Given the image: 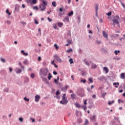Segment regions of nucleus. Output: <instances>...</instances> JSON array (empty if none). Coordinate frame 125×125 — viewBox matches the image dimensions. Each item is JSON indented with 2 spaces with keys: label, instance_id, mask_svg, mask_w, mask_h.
Instances as JSON below:
<instances>
[{
  "label": "nucleus",
  "instance_id": "1",
  "mask_svg": "<svg viewBox=\"0 0 125 125\" xmlns=\"http://www.w3.org/2000/svg\"><path fill=\"white\" fill-rule=\"evenodd\" d=\"M49 72V71H48V69L47 68H44L43 69L42 68L40 69L39 75L42 81H46V80H47L46 78H44L43 77H46Z\"/></svg>",
  "mask_w": 125,
  "mask_h": 125
},
{
  "label": "nucleus",
  "instance_id": "2",
  "mask_svg": "<svg viewBox=\"0 0 125 125\" xmlns=\"http://www.w3.org/2000/svg\"><path fill=\"white\" fill-rule=\"evenodd\" d=\"M42 1L43 3L39 5V7L41 9V11H44L46 8V5H47V1L44 0H42Z\"/></svg>",
  "mask_w": 125,
  "mask_h": 125
},
{
  "label": "nucleus",
  "instance_id": "3",
  "mask_svg": "<svg viewBox=\"0 0 125 125\" xmlns=\"http://www.w3.org/2000/svg\"><path fill=\"white\" fill-rule=\"evenodd\" d=\"M68 100H67V98L65 96H62V100L60 101L61 104L62 105H66L68 104Z\"/></svg>",
  "mask_w": 125,
  "mask_h": 125
},
{
  "label": "nucleus",
  "instance_id": "4",
  "mask_svg": "<svg viewBox=\"0 0 125 125\" xmlns=\"http://www.w3.org/2000/svg\"><path fill=\"white\" fill-rule=\"evenodd\" d=\"M27 3H32V4H36L38 1L37 0H26Z\"/></svg>",
  "mask_w": 125,
  "mask_h": 125
},
{
  "label": "nucleus",
  "instance_id": "5",
  "mask_svg": "<svg viewBox=\"0 0 125 125\" xmlns=\"http://www.w3.org/2000/svg\"><path fill=\"white\" fill-rule=\"evenodd\" d=\"M54 58L57 60V61L59 63H61L62 62V60H61V58H60V57L57 56V55H55L54 56Z\"/></svg>",
  "mask_w": 125,
  "mask_h": 125
},
{
  "label": "nucleus",
  "instance_id": "6",
  "mask_svg": "<svg viewBox=\"0 0 125 125\" xmlns=\"http://www.w3.org/2000/svg\"><path fill=\"white\" fill-rule=\"evenodd\" d=\"M99 5L98 4H95V12H96V16L98 17V7Z\"/></svg>",
  "mask_w": 125,
  "mask_h": 125
},
{
  "label": "nucleus",
  "instance_id": "7",
  "mask_svg": "<svg viewBox=\"0 0 125 125\" xmlns=\"http://www.w3.org/2000/svg\"><path fill=\"white\" fill-rule=\"evenodd\" d=\"M98 80L100 82H103V81H106V77L104 76H102L98 78Z\"/></svg>",
  "mask_w": 125,
  "mask_h": 125
},
{
  "label": "nucleus",
  "instance_id": "8",
  "mask_svg": "<svg viewBox=\"0 0 125 125\" xmlns=\"http://www.w3.org/2000/svg\"><path fill=\"white\" fill-rule=\"evenodd\" d=\"M59 11H60V12L59 13V16L61 17L62 16V15H64V12L62 13L63 12V8H60L59 9Z\"/></svg>",
  "mask_w": 125,
  "mask_h": 125
},
{
  "label": "nucleus",
  "instance_id": "9",
  "mask_svg": "<svg viewBox=\"0 0 125 125\" xmlns=\"http://www.w3.org/2000/svg\"><path fill=\"white\" fill-rule=\"evenodd\" d=\"M40 98H41V96L39 95H37L35 97V102H39V101H40Z\"/></svg>",
  "mask_w": 125,
  "mask_h": 125
},
{
  "label": "nucleus",
  "instance_id": "10",
  "mask_svg": "<svg viewBox=\"0 0 125 125\" xmlns=\"http://www.w3.org/2000/svg\"><path fill=\"white\" fill-rule=\"evenodd\" d=\"M16 74H21L22 73V69L18 68H16L15 69Z\"/></svg>",
  "mask_w": 125,
  "mask_h": 125
},
{
  "label": "nucleus",
  "instance_id": "11",
  "mask_svg": "<svg viewBox=\"0 0 125 125\" xmlns=\"http://www.w3.org/2000/svg\"><path fill=\"white\" fill-rule=\"evenodd\" d=\"M63 22H69V18L68 16H66L62 20Z\"/></svg>",
  "mask_w": 125,
  "mask_h": 125
},
{
  "label": "nucleus",
  "instance_id": "12",
  "mask_svg": "<svg viewBox=\"0 0 125 125\" xmlns=\"http://www.w3.org/2000/svg\"><path fill=\"white\" fill-rule=\"evenodd\" d=\"M103 35L104 38H105L106 40H108V34H107V33H106V32L104 31H103Z\"/></svg>",
  "mask_w": 125,
  "mask_h": 125
},
{
  "label": "nucleus",
  "instance_id": "13",
  "mask_svg": "<svg viewBox=\"0 0 125 125\" xmlns=\"http://www.w3.org/2000/svg\"><path fill=\"white\" fill-rule=\"evenodd\" d=\"M112 21H113V24L116 23V24H117V25H120V22H119V21L116 19H113L112 20Z\"/></svg>",
  "mask_w": 125,
  "mask_h": 125
},
{
  "label": "nucleus",
  "instance_id": "14",
  "mask_svg": "<svg viewBox=\"0 0 125 125\" xmlns=\"http://www.w3.org/2000/svg\"><path fill=\"white\" fill-rule=\"evenodd\" d=\"M90 120L93 122H95L96 121V116L93 115L90 117Z\"/></svg>",
  "mask_w": 125,
  "mask_h": 125
},
{
  "label": "nucleus",
  "instance_id": "15",
  "mask_svg": "<svg viewBox=\"0 0 125 125\" xmlns=\"http://www.w3.org/2000/svg\"><path fill=\"white\" fill-rule=\"evenodd\" d=\"M91 68L92 69H96V68H97V65L96 64L92 63L91 65Z\"/></svg>",
  "mask_w": 125,
  "mask_h": 125
},
{
  "label": "nucleus",
  "instance_id": "16",
  "mask_svg": "<svg viewBox=\"0 0 125 125\" xmlns=\"http://www.w3.org/2000/svg\"><path fill=\"white\" fill-rule=\"evenodd\" d=\"M21 53H22L23 55H24V56H28V55H29L28 53L25 52V51L23 50H22L21 51Z\"/></svg>",
  "mask_w": 125,
  "mask_h": 125
},
{
  "label": "nucleus",
  "instance_id": "17",
  "mask_svg": "<svg viewBox=\"0 0 125 125\" xmlns=\"http://www.w3.org/2000/svg\"><path fill=\"white\" fill-rule=\"evenodd\" d=\"M113 85H115V87H116V88H118V85H120V83H119L118 82L113 83Z\"/></svg>",
  "mask_w": 125,
  "mask_h": 125
},
{
  "label": "nucleus",
  "instance_id": "18",
  "mask_svg": "<svg viewBox=\"0 0 125 125\" xmlns=\"http://www.w3.org/2000/svg\"><path fill=\"white\" fill-rule=\"evenodd\" d=\"M104 70L105 71L106 74H108L109 73V69L107 67H104Z\"/></svg>",
  "mask_w": 125,
  "mask_h": 125
},
{
  "label": "nucleus",
  "instance_id": "19",
  "mask_svg": "<svg viewBox=\"0 0 125 125\" xmlns=\"http://www.w3.org/2000/svg\"><path fill=\"white\" fill-rule=\"evenodd\" d=\"M71 99L75 100L76 99V94H71Z\"/></svg>",
  "mask_w": 125,
  "mask_h": 125
},
{
  "label": "nucleus",
  "instance_id": "20",
  "mask_svg": "<svg viewBox=\"0 0 125 125\" xmlns=\"http://www.w3.org/2000/svg\"><path fill=\"white\" fill-rule=\"evenodd\" d=\"M125 73H122L120 74V79H125Z\"/></svg>",
  "mask_w": 125,
  "mask_h": 125
},
{
  "label": "nucleus",
  "instance_id": "21",
  "mask_svg": "<svg viewBox=\"0 0 125 125\" xmlns=\"http://www.w3.org/2000/svg\"><path fill=\"white\" fill-rule=\"evenodd\" d=\"M80 108H82L83 109L85 112H86V106L82 105H81Z\"/></svg>",
  "mask_w": 125,
  "mask_h": 125
},
{
  "label": "nucleus",
  "instance_id": "22",
  "mask_svg": "<svg viewBox=\"0 0 125 125\" xmlns=\"http://www.w3.org/2000/svg\"><path fill=\"white\" fill-rule=\"evenodd\" d=\"M30 80L29 79V78L28 77H25L24 79V83H29V81Z\"/></svg>",
  "mask_w": 125,
  "mask_h": 125
},
{
  "label": "nucleus",
  "instance_id": "23",
  "mask_svg": "<svg viewBox=\"0 0 125 125\" xmlns=\"http://www.w3.org/2000/svg\"><path fill=\"white\" fill-rule=\"evenodd\" d=\"M77 95H78V96H80V97H83V96H84V94L82 93H78Z\"/></svg>",
  "mask_w": 125,
  "mask_h": 125
},
{
  "label": "nucleus",
  "instance_id": "24",
  "mask_svg": "<svg viewBox=\"0 0 125 125\" xmlns=\"http://www.w3.org/2000/svg\"><path fill=\"white\" fill-rule=\"evenodd\" d=\"M53 27L55 30H58V27H57V24L56 23H54L53 25Z\"/></svg>",
  "mask_w": 125,
  "mask_h": 125
},
{
  "label": "nucleus",
  "instance_id": "25",
  "mask_svg": "<svg viewBox=\"0 0 125 125\" xmlns=\"http://www.w3.org/2000/svg\"><path fill=\"white\" fill-rule=\"evenodd\" d=\"M73 15H74V12L73 11H71L68 14V16L69 17L73 16Z\"/></svg>",
  "mask_w": 125,
  "mask_h": 125
},
{
  "label": "nucleus",
  "instance_id": "26",
  "mask_svg": "<svg viewBox=\"0 0 125 125\" xmlns=\"http://www.w3.org/2000/svg\"><path fill=\"white\" fill-rule=\"evenodd\" d=\"M15 11H19V5H16V7L15 8Z\"/></svg>",
  "mask_w": 125,
  "mask_h": 125
},
{
  "label": "nucleus",
  "instance_id": "27",
  "mask_svg": "<svg viewBox=\"0 0 125 125\" xmlns=\"http://www.w3.org/2000/svg\"><path fill=\"white\" fill-rule=\"evenodd\" d=\"M58 26L60 28L62 27V26H63V23L62 22H58Z\"/></svg>",
  "mask_w": 125,
  "mask_h": 125
},
{
  "label": "nucleus",
  "instance_id": "28",
  "mask_svg": "<svg viewBox=\"0 0 125 125\" xmlns=\"http://www.w3.org/2000/svg\"><path fill=\"white\" fill-rule=\"evenodd\" d=\"M23 64H25L26 65H28V64H29V62L27 59L24 60L23 61Z\"/></svg>",
  "mask_w": 125,
  "mask_h": 125
},
{
  "label": "nucleus",
  "instance_id": "29",
  "mask_svg": "<svg viewBox=\"0 0 125 125\" xmlns=\"http://www.w3.org/2000/svg\"><path fill=\"white\" fill-rule=\"evenodd\" d=\"M52 5L54 6V7H56V2L55 1L52 2Z\"/></svg>",
  "mask_w": 125,
  "mask_h": 125
},
{
  "label": "nucleus",
  "instance_id": "30",
  "mask_svg": "<svg viewBox=\"0 0 125 125\" xmlns=\"http://www.w3.org/2000/svg\"><path fill=\"white\" fill-rule=\"evenodd\" d=\"M113 103H115V101L112 100L111 102L109 101L108 102V105H112V104H113Z\"/></svg>",
  "mask_w": 125,
  "mask_h": 125
},
{
  "label": "nucleus",
  "instance_id": "31",
  "mask_svg": "<svg viewBox=\"0 0 125 125\" xmlns=\"http://www.w3.org/2000/svg\"><path fill=\"white\" fill-rule=\"evenodd\" d=\"M3 91H4V92L7 93V92H8V91H9V88L7 87V88L4 89Z\"/></svg>",
  "mask_w": 125,
  "mask_h": 125
},
{
  "label": "nucleus",
  "instance_id": "32",
  "mask_svg": "<svg viewBox=\"0 0 125 125\" xmlns=\"http://www.w3.org/2000/svg\"><path fill=\"white\" fill-rule=\"evenodd\" d=\"M34 21L36 25H39V21H38V20L34 19Z\"/></svg>",
  "mask_w": 125,
  "mask_h": 125
},
{
  "label": "nucleus",
  "instance_id": "33",
  "mask_svg": "<svg viewBox=\"0 0 125 125\" xmlns=\"http://www.w3.org/2000/svg\"><path fill=\"white\" fill-rule=\"evenodd\" d=\"M120 52H121V51L120 50H115L114 51V53L116 55H118V54H119V53H120Z\"/></svg>",
  "mask_w": 125,
  "mask_h": 125
},
{
  "label": "nucleus",
  "instance_id": "34",
  "mask_svg": "<svg viewBox=\"0 0 125 125\" xmlns=\"http://www.w3.org/2000/svg\"><path fill=\"white\" fill-rule=\"evenodd\" d=\"M75 105L77 108H81V104H80L79 103H76L75 104Z\"/></svg>",
  "mask_w": 125,
  "mask_h": 125
},
{
  "label": "nucleus",
  "instance_id": "35",
  "mask_svg": "<svg viewBox=\"0 0 125 125\" xmlns=\"http://www.w3.org/2000/svg\"><path fill=\"white\" fill-rule=\"evenodd\" d=\"M48 76L47 77L48 80H50L51 78H52V76L51 75V74L50 73H48Z\"/></svg>",
  "mask_w": 125,
  "mask_h": 125
},
{
  "label": "nucleus",
  "instance_id": "36",
  "mask_svg": "<svg viewBox=\"0 0 125 125\" xmlns=\"http://www.w3.org/2000/svg\"><path fill=\"white\" fill-rule=\"evenodd\" d=\"M88 81L90 83H93V80H92V78L91 77H90L89 79H88Z\"/></svg>",
  "mask_w": 125,
  "mask_h": 125
},
{
  "label": "nucleus",
  "instance_id": "37",
  "mask_svg": "<svg viewBox=\"0 0 125 125\" xmlns=\"http://www.w3.org/2000/svg\"><path fill=\"white\" fill-rule=\"evenodd\" d=\"M88 120L87 119L85 120L84 124L83 125H88Z\"/></svg>",
  "mask_w": 125,
  "mask_h": 125
},
{
  "label": "nucleus",
  "instance_id": "38",
  "mask_svg": "<svg viewBox=\"0 0 125 125\" xmlns=\"http://www.w3.org/2000/svg\"><path fill=\"white\" fill-rule=\"evenodd\" d=\"M119 1H120V2L121 3V5H122V6L124 7V8L125 9V4H124V3H123V2H122V0H120Z\"/></svg>",
  "mask_w": 125,
  "mask_h": 125
},
{
  "label": "nucleus",
  "instance_id": "39",
  "mask_svg": "<svg viewBox=\"0 0 125 125\" xmlns=\"http://www.w3.org/2000/svg\"><path fill=\"white\" fill-rule=\"evenodd\" d=\"M66 52L68 53H70V52H73V49L72 48H70L68 50H67Z\"/></svg>",
  "mask_w": 125,
  "mask_h": 125
},
{
  "label": "nucleus",
  "instance_id": "40",
  "mask_svg": "<svg viewBox=\"0 0 125 125\" xmlns=\"http://www.w3.org/2000/svg\"><path fill=\"white\" fill-rule=\"evenodd\" d=\"M106 94H107V93L106 92L102 94V97L103 98H104V99H105V95H106Z\"/></svg>",
  "mask_w": 125,
  "mask_h": 125
},
{
  "label": "nucleus",
  "instance_id": "41",
  "mask_svg": "<svg viewBox=\"0 0 125 125\" xmlns=\"http://www.w3.org/2000/svg\"><path fill=\"white\" fill-rule=\"evenodd\" d=\"M6 13H7L8 14L9 16L11 15V13H10L9 12V10H8V9H7L6 10Z\"/></svg>",
  "mask_w": 125,
  "mask_h": 125
},
{
  "label": "nucleus",
  "instance_id": "42",
  "mask_svg": "<svg viewBox=\"0 0 125 125\" xmlns=\"http://www.w3.org/2000/svg\"><path fill=\"white\" fill-rule=\"evenodd\" d=\"M33 9H35L36 10H39V7L38 6H34Z\"/></svg>",
  "mask_w": 125,
  "mask_h": 125
},
{
  "label": "nucleus",
  "instance_id": "43",
  "mask_svg": "<svg viewBox=\"0 0 125 125\" xmlns=\"http://www.w3.org/2000/svg\"><path fill=\"white\" fill-rule=\"evenodd\" d=\"M80 82L83 83H86V80H85V79L81 80Z\"/></svg>",
  "mask_w": 125,
  "mask_h": 125
},
{
  "label": "nucleus",
  "instance_id": "44",
  "mask_svg": "<svg viewBox=\"0 0 125 125\" xmlns=\"http://www.w3.org/2000/svg\"><path fill=\"white\" fill-rule=\"evenodd\" d=\"M69 62H70V64H73L74 63V62L73 61V59H70L69 60Z\"/></svg>",
  "mask_w": 125,
  "mask_h": 125
},
{
  "label": "nucleus",
  "instance_id": "45",
  "mask_svg": "<svg viewBox=\"0 0 125 125\" xmlns=\"http://www.w3.org/2000/svg\"><path fill=\"white\" fill-rule=\"evenodd\" d=\"M30 77L32 79H34L35 78V73H31Z\"/></svg>",
  "mask_w": 125,
  "mask_h": 125
},
{
  "label": "nucleus",
  "instance_id": "46",
  "mask_svg": "<svg viewBox=\"0 0 125 125\" xmlns=\"http://www.w3.org/2000/svg\"><path fill=\"white\" fill-rule=\"evenodd\" d=\"M0 61H1V62H3V63H4V62H5V60L2 58H0Z\"/></svg>",
  "mask_w": 125,
  "mask_h": 125
},
{
  "label": "nucleus",
  "instance_id": "47",
  "mask_svg": "<svg viewBox=\"0 0 125 125\" xmlns=\"http://www.w3.org/2000/svg\"><path fill=\"white\" fill-rule=\"evenodd\" d=\"M24 100H25V101H27V102H29V101H30V99H28L27 98V97H24L23 98Z\"/></svg>",
  "mask_w": 125,
  "mask_h": 125
},
{
  "label": "nucleus",
  "instance_id": "48",
  "mask_svg": "<svg viewBox=\"0 0 125 125\" xmlns=\"http://www.w3.org/2000/svg\"><path fill=\"white\" fill-rule=\"evenodd\" d=\"M54 46L56 48V49H58L59 48V46L57 45V44H55Z\"/></svg>",
  "mask_w": 125,
  "mask_h": 125
},
{
  "label": "nucleus",
  "instance_id": "49",
  "mask_svg": "<svg viewBox=\"0 0 125 125\" xmlns=\"http://www.w3.org/2000/svg\"><path fill=\"white\" fill-rule=\"evenodd\" d=\"M21 23L22 24V25L23 26V27H25V26H26V22H25L24 21H21Z\"/></svg>",
  "mask_w": 125,
  "mask_h": 125
},
{
  "label": "nucleus",
  "instance_id": "50",
  "mask_svg": "<svg viewBox=\"0 0 125 125\" xmlns=\"http://www.w3.org/2000/svg\"><path fill=\"white\" fill-rule=\"evenodd\" d=\"M61 91H66L67 90H66V88L65 87H62L61 88Z\"/></svg>",
  "mask_w": 125,
  "mask_h": 125
},
{
  "label": "nucleus",
  "instance_id": "51",
  "mask_svg": "<svg viewBox=\"0 0 125 125\" xmlns=\"http://www.w3.org/2000/svg\"><path fill=\"white\" fill-rule=\"evenodd\" d=\"M85 65H87V66H88V67H89V66H90V64H89V62H85Z\"/></svg>",
  "mask_w": 125,
  "mask_h": 125
},
{
  "label": "nucleus",
  "instance_id": "52",
  "mask_svg": "<svg viewBox=\"0 0 125 125\" xmlns=\"http://www.w3.org/2000/svg\"><path fill=\"white\" fill-rule=\"evenodd\" d=\"M83 52V50H82V49L80 48L79 50H78V53L80 54L82 53Z\"/></svg>",
  "mask_w": 125,
  "mask_h": 125
},
{
  "label": "nucleus",
  "instance_id": "53",
  "mask_svg": "<svg viewBox=\"0 0 125 125\" xmlns=\"http://www.w3.org/2000/svg\"><path fill=\"white\" fill-rule=\"evenodd\" d=\"M112 15V12H109L108 13H107V16H111Z\"/></svg>",
  "mask_w": 125,
  "mask_h": 125
},
{
  "label": "nucleus",
  "instance_id": "54",
  "mask_svg": "<svg viewBox=\"0 0 125 125\" xmlns=\"http://www.w3.org/2000/svg\"><path fill=\"white\" fill-rule=\"evenodd\" d=\"M38 31L40 33V36H42V30L41 29V28H39Z\"/></svg>",
  "mask_w": 125,
  "mask_h": 125
},
{
  "label": "nucleus",
  "instance_id": "55",
  "mask_svg": "<svg viewBox=\"0 0 125 125\" xmlns=\"http://www.w3.org/2000/svg\"><path fill=\"white\" fill-rule=\"evenodd\" d=\"M9 70L10 71V73H12V71H13V69H12V68L9 67Z\"/></svg>",
  "mask_w": 125,
  "mask_h": 125
},
{
  "label": "nucleus",
  "instance_id": "56",
  "mask_svg": "<svg viewBox=\"0 0 125 125\" xmlns=\"http://www.w3.org/2000/svg\"><path fill=\"white\" fill-rule=\"evenodd\" d=\"M19 120L20 121V122H21L22 123V122H23V118L20 117V118L19 119Z\"/></svg>",
  "mask_w": 125,
  "mask_h": 125
},
{
  "label": "nucleus",
  "instance_id": "57",
  "mask_svg": "<svg viewBox=\"0 0 125 125\" xmlns=\"http://www.w3.org/2000/svg\"><path fill=\"white\" fill-rule=\"evenodd\" d=\"M118 103H124V101H122V100H121V99H119Z\"/></svg>",
  "mask_w": 125,
  "mask_h": 125
},
{
  "label": "nucleus",
  "instance_id": "58",
  "mask_svg": "<svg viewBox=\"0 0 125 125\" xmlns=\"http://www.w3.org/2000/svg\"><path fill=\"white\" fill-rule=\"evenodd\" d=\"M42 65L43 66H46V65H47V63H46V62H43L42 63Z\"/></svg>",
  "mask_w": 125,
  "mask_h": 125
},
{
  "label": "nucleus",
  "instance_id": "59",
  "mask_svg": "<svg viewBox=\"0 0 125 125\" xmlns=\"http://www.w3.org/2000/svg\"><path fill=\"white\" fill-rule=\"evenodd\" d=\"M55 62V60H54L52 62H51V64H52V65H55V63H54Z\"/></svg>",
  "mask_w": 125,
  "mask_h": 125
},
{
  "label": "nucleus",
  "instance_id": "60",
  "mask_svg": "<svg viewBox=\"0 0 125 125\" xmlns=\"http://www.w3.org/2000/svg\"><path fill=\"white\" fill-rule=\"evenodd\" d=\"M6 23L8 24V25H10L11 24V22L10 21H7Z\"/></svg>",
  "mask_w": 125,
  "mask_h": 125
},
{
  "label": "nucleus",
  "instance_id": "61",
  "mask_svg": "<svg viewBox=\"0 0 125 125\" xmlns=\"http://www.w3.org/2000/svg\"><path fill=\"white\" fill-rule=\"evenodd\" d=\"M67 42H68L69 44H71V43H72V41L69 40H67Z\"/></svg>",
  "mask_w": 125,
  "mask_h": 125
},
{
  "label": "nucleus",
  "instance_id": "62",
  "mask_svg": "<svg viewBox=\"0 0 125 125\" xmlns=\"http://www.w3.org/2000/svg\"><path fill=\"white\" fill-rule=\"evenodd\" d=\"M87 90H88V92H91V89H90V88H89V87L87 88Z\"/></svg>",
  "mask_w": 125,
  "mask_h": 125
},
{
  "label": "nucleus",
  "instance_id": "63",
  "mask_svg": "<svg viewBox=\"0 0 125 125\" xmlns=\"http://www.w3.org/2000/svg\"><path fill=\"white\" fill-rule=\"evenodd\" d=\"M115 17L117 20L120 21V17L119 16H116Z\"/></svg>",
  "mask_w": 125,
  "mask_h": 125
},
{
  "label": "nucleus",
  "instance_id": "64",
  "mask_svg": "<svg viewBox=\"0 0 125 125\" xmlns=\"http://www.w3.org/2000/svg\"><path fill=\"white\" fill-rule=\"evenodd\" d=\"M92 98L96 99V95L95 94L93 95Z\"/></svg>",
  "mask_w": 125,
  "mask_h": 125
}]
</instances>
